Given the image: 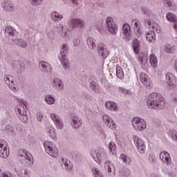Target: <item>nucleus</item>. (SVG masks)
I'll return each mask as SVG.
<instances>
[{"mask_svg": "<svg viewBox=\"0 0 177 177\" xmlns=\"http://www.w3.org/2000/svg\"><path fill=\"white\" fill-rule=\"evenodd\" d=\"M147 105L149 109L153 110H163L165 109L167 103L165 98L161 94L153 93L149 95Z\"/></svg>", "mask_w": 177, "mask_h": 177, "instance_id": "nucleus-1", "label": "nucleus"}, {"mask_svg": "<svg viewBox=\"0 0 177 177\" xmlns=\"http://www.w3.org/2000/svg\"><path fill=\"white\" fill-rule=\"evenodd\" d=\"M18 157H21V158H24L22 162L23 164H25L26 167H29L31 164H34V158L32 155L30 153V152L27 151L26 149H19L17 152Z\"/></svg>", "mask_w": 177, "mask_h": 177, "instance_id": "nucleus-2", "label": "nucleus"}, {"mask_svg": "<svg viewBox=\"0 0 177 177\" xmlns=\"http://www.w3.org/2000/svg\"><path fill=\"white\" fill-rule=\"evenodd\" d=\"M16 113L19 115L22 122H28V115L27 114V105L26 102H21L17 109Z\"/></svg>", "mask_w": 177, "mask_h": 177, "instance_id": "nucleus-3", "label": "nucleus"}, {"mask_svg": "<svg viewBox=\"0 0 177 177\" xmlns=\"http://www.w3.org/2000/svg\"><path fill=\"white\" fill-rule=\"evenodd\" d=\"M44 149L47 153H48L50 157L56 158L59 156V149L55 146V144L50 141H46L44 143Z\"/></svg>", "mask_w": 177, "mask_h": 177, "instance_id": "nucleus-4", "label": "nucleus"}, {"mask_svg": "<svg viewBox=\"0 0 177 177\" xmlns=\"http://www.w3.org/2000/svg\"><path fill=\"white\" fill-rule=\"evenodd\" d=\"M152 30L153 31L150 30L149 32H147L146 35V39L148 41V42H154L156 41V32L154 31H156V32L160 33L161 32V27L160 25H158L156 23H153L151 26Z\"/></svg>", "mask_w": 177, "mask_h": 177, "instance_id": "nucleus-5", "label": "nucleus"}, {"mask_svg": "<svg viewBox=\"0 0 177 177\" xmlns=\"http://www.w3.org/2000/svg\"><path fill=\"white\" fill-rule=\"evenodd\" d=\"M132 126L136 131H145L147 124L145 120L136 117L132 120Z\"/></svg>", "mask_w": 177, "mask_h": 177, "instance_id": "nucleus-6", "label": "nucleus"}, {"mask_svg": "<svg viewBox=\"0 0 177 177\" xmlns=\"http://www.w3.org/2000/svg\"><path fill=\"white\" fill-rule=\"evenodd\" d=\"M10 154L8 142L5 140H0V157L8 158Z\"/></svg>", "mask_w": 177, "mask_h": 177, "instance_id": "nucleus-7", "label": "nucleus"}, {"mask_svg": "<svg viewBox=\"0 0 177 177\" xmlns=\"http://www.w3.org/2000/svg\"><path fill=\"white\" fill-rule=\"evenodd\" d=\"M68 48V46L67 44H63L62 48L61 50V56L59 57V60L62 63V64L65 67V68H67L68 66H70V63L68 62V59H66V56L67 55V49Z\"/></svg>", "mask_w": 177, "mask_h": 177, "instance_id": "nucleus-8", "label": "nucleus"}, {"mask_svg": "<svg viewBox=\"0 0 177 177\" xmlns=\"http://www.w3.org/2000/svg\"><path fill=\"white\" fill-rule=\"evenodd\" d=\"M133 139L139 153L141 154L145 153V151H146V145H145L143 140L137 136H133Z\"/></svg>", "mask_w": 177, "mask_h": 177, "instance_id": "nucleus-9", "label": "nucleus"}, {"mask_svg": "<svg viewBox=\"0 0 177 177\" xmlns=\"http://www.w3.org/2000/svg\"><path fill=\"white\" fill-rule=\"evenodd\" d=\"M177 79L174 74L169 73L166 75V82L169 88H176Z\"/></svg>", "mask_w": 177, "mask_h": 177, "instance_id": "nucleus-10", "label": "nucleus"}, {"mask_svg": "<svg viewBox=\"0 0 177 177\" xmlns=\"http://www.w3.org/2000/svg\"><path fill=\"white\" fill-rule=\"evenodd\" d=\"M106 25L111 34H115L118 31L115 22L113 21V18L108 17L106 19Z\"/></svg>", "mask_w": 177, "mask_h": 177, "instance_id": "nucleus-11", "label": "nucleus"}, {"mask_svg": "<svg viewBox=\"0 0 177 177\" xmlns=\"http://www.w3.org/2000/svg\"><path fill=\"white\" fill-rule=\"evenodd\" d=\"M50 118L53 120L58 129H63L64 124H63V121H62V119H60L59 115H57L56 113H52L50 115Z\"/></svg>", "mask_w": 177, "mask_h": 177, "instance_id": "nucleus-12", "label": "nucleus"}, {"mask_svg": "<svg viewBox=\"0 0 177 177\" xmlns=\"http://www.w3.org/2000/svg\"><path fill=\"white\" fill-rule=\"evenodd\" d=\"M4 80L11 91H13V92H16L17 91L16 84H15V82H13V77L6 75L4 76Z\"/></svg>", "mask_w": 177, "mask_h": 177, "instance_id": "nucleus-13", "label": "nucleus"}, {"mask_svg": "<svg viewBox=\"0 0 177 177\" xmlns=\"http://www.w3.org/2000/svg\"><path fill=\"white\" fill-rule=\"evenodd\" d=\"M132 27L135 31L136 35L138 38L142 37V30L140 29V22L138 19H134L132 21Z\"/></svg>", "mask_w": 177, "mask_h": 177, "instance_id": "nucleus-14", "label": "nucleus"}, {"mask_svg": "<svg viewBox=\"0 0 177 177\" xmlns=\"http://www.w3.org/2000/svg\"><path fill=\"white\" fill-rule=\"evenodd\" d=\"M103 121L105 122V124L110 128L111 129H115L117 128V124H115V122L110 118V116L107 115H104L102 116Z\"/></svg>", "mask_w": 177, "mask_h": 177, "instance_id": "nucleus-15", "label": "nucleus"}, {"mask_svg": "<svg viewBox=\"0 0 177 177\" xmlns=\"http://www.w3.org/2000/svg\"><path fill=\"white\" fill-rule=\"evenodd\" d=\"M1 6L6 12H13L15 10V5L12 3V1L7 0L1 3Z\"/></svg>", "mask_w": 177, "mask_h": 177, "instance_id": "nucleus-16", "label": "nucleus"}, {"mask_svg": "<svg viewBox=\"0 0 177 177\" xmlns=\"http://www.w3.org/2000/svg\"><path fill=\"white\" fill-rule=\"evenodd\" d=\"M123 34L125 35V38L127 41L132 39V35H131V26L128 24H124L122 26Z\"/></svg>", "mask_w": 177, "mask_h": 177, "instance_id": "nucleus-17", "label": "nucleus"}, {"mask_svg": "<svg viewBox=\"0 0 177 177\" xmlns=\"http://www.w3.org/2000/svg\"><path fill=\"white\" fill-rule=\"evenodd\" d=\"M160 158L162 161H165L167 165H169L171 164V155L167 151H162L160 153Z\"/></svg>", "mask_w": 177, "mask_h": 177, "instance_id": "nucleus-18", "label": "nucleus"}, {"mask_svg": "<svg viewBox=\"0 0 177 177\" xmlns=\"http://www.w3.org/2000/svg\"><path fill=\"white\" fill-rule=\"evenodd\" d=\"M140 78L142 84L145 85V86H150V77H149V75L145 73H141L140 74Z\"/></svg>", "mask_w": 177, "mask_h": 177, "instance_id": "nucleus-19", "label": "nucleus"}, {"mask_svg": "<svg viewBox=\"0 0 177 177\" xmlns=\"http://www.w3.org/2000/svg\"><path fill=\"white\" fill-rule=\"evenodd\" d=\"M98 53L100 56H102V57H107L109 55V50H107V48L104 46V44H100L98 46Z\"/></svg>", "mask_w": 177, "mask_h": 177, "instance_id": "nucleus-20", "label": "nucleus"}, {"mask_svg": "<svg viewBox=\"0 0 177 177\" xmlns=\"http://www.w3.org/2000/svg\"><path fill=\"white\" fill-rule=\"evenodd\" d=\"M39 66L42 71H46V73L52 72V68L50 67V65L49 63L45 61H41L39 64Z\"/></svg>", "mask_w": 177, "mask_h": 177, "instance_id": "nucleus-21", "label": "nucleus"}, {"mask_svg": "<svg viewBox=\"0 0 177 177\" xmlns=\"http://www.w3.org/2000/svg\"><path fill=\"white\" fill-rule=\"evenodd\" d=\"M132 47L134 53L139 54V52H140V41L138 39H134L132 41Z\"/></svg>", "mask_w": 177, "mask_h": 177, "instance_id": "nucleus-22", "label": "nucleus"}, {"mask_svg": "<svg viewBox=\"0 0 177 177\" xmlns=\"http://www.w3.org/2000/svg\"><path fill=\"white\" fill-rule=\"evenodd\" d=\"M105 107L108 110H111V111H117L118 110V107L117 106V104L113 102L108 101L105 103Z\"/></svg>", "mask_w": 177, "mask_h": 177, "instance_id": "nucleus-23", "label": "nucleus"}, {"mask_svg": "<svg viewBox=\"0 0 177 177\" xmlns=\"http://www.w3.org/2000/svg\"><path fill=\"white\" fill-rule=\"evenodd\" d=\"M82 124V120L78 117H74L72 120V127L73 128L77 129L80 128Z\"/></svg>", "mask_w": 177, "mask_h": 177, "instance_id": "nucleus-24", "label": "nucleus"}, {"mask_svg": "<svg viewBox=\"0 0 177 177\" xmlns=\"http://www.w3.org/2000/svg\"><path fill=\"white\" fill-rule=\"evenodd\" d=\"M61 164L62 165H64L65 169L68 170L73 168V164H71V162L64 158H62Z\"/></svg>", "mask_w": 177, "mask_h": 177, "instance_id": "nucleus-25", "label": "nucleus"}, {"mask_svg": "<svg viewBox=\"0 0 177 177\" xmlns=\"http://www.w3.org/2000/svg\"><path fill=\"white\" fill-rule=\"evenodd\" d=\"M149 62L153 68L157 67V65L158 64V59H157L156 55L151 54L149 55Z\"/></svg>", "mask_w": 177, "mask_h": 177, "instance_id": "nucleus-26", "label": "nucleus"}, {"mask_svg": "<svg viewBox=\"0 0 177 177\" xmlns=\"http://www.w3.org/2000/svg\"><path fill=\"white\" fill-rule=\"evenodd\" d=\"M47 133L48 136H50L52 139H57V136H56V131L53 127L50 126L46 129Z\"/></svg>", "mask_w": 177, "mask_h": 177, "instance_id": "nucleus-27", "label": "nucleus"}, {"mask_svg": "<svg viewBox=\"0 0 177 177\" xmlns=\"http://www.w3.org/2000/svg\"><path fill=\"white\" fill-rule=\"evenodd\" d=\"M116 75L118 78H120V80H123L124 78V71L122 70V68L120 65H116Z\"/></svg>", "mask_w": 177, "mask_h": 177, "instance_id": "nucleus-28", "label": "nucleus"}, {"mask_svg": "<svg viewBox=\"0 0 177 177\" xmlns=\"http://www.w3.org/2000/svg\"><path fill=\"white\" fill-rule=\"evenodd\" d=\"M71 23L73 28H75V27H78V28H82V27H84V23L80 19H72Z\"/></svg>", "mask_w": 177, "mask_h": 177, "instance_id": "nucleus-29", "label": "nucleus"}, {"mask_svg": "<svg viewBox=\"0 0 177 177\" xmlns=\"http://www.w3.org/2000/svg\"><path fill=\"white\" fill-rule=\"evenodd\" d=\"M86 42L89 49L96 48V43H95V39L93 37H88Z\"/></svg>", "mask_w": 177, "mask_h": 177, "instance_id": "nucleus-30", "label": "nucleus"}, {"mask_svg": "<svg viewBox=\"0 0 177 177\" xmlns=\"http://www.w3.org/2000/svg\"><path fill=\"white\" fill-rule=\"evenodd\" d=\"M165 50L167 53H174V52L176 50V46H171V44H166L165 47Z\"/></svg>", "mask_w": 177, "mask_h": 177, "instance_id": "nucleus-31", "label": "nucleus"}, {"mask_svg": "<svg viewBox=\"0 0 177 177\" xmlns=\"http://www.w3.org/2000/svg\"><path fill=\"white\" fill-rule=\"evenodd\" d=\"M120 158L124 162H125V164H131V162L132 161V160L131 159V158H129V156H127L124 153H122L120 155Z\"/></svg>", "mask_w": 177, "mask_h": 177, "instance_id": "nucleus-32", "label": "nucleus"}, {"mask_svg": "<svg viewBox=\"0 0 177 177\" xmlns=\"http://www.w3.org/2000/svg\"><path fill=\"white\" fill-rule=\"evenodd\" d=\"M92 174L95 177H104V176L102 174V172L99 171V169L95 167L92 169Z\"/></svg>", "mask_w": 177, "mask_h": 177, "instance_id": "nucleus-33", "label": "nucleus"}, {"mask_svg": "<svg viewBox=\"0 0 177 177\" xmlns=\"http://www.w3.org/2000/svg\"><path fill=\"white\" fill-rule=\"evenodd\" d=\"M52 19L53 20H57V21H59V20H62V19H63V15L59 14V12L55 11L53 12L52 14Z\"/></svg>", "mask_w": 177, "mask_h": 177, "instance_id": "nucleus-34", "label": "nucleus"}, {"mask_svg": "<svg viewBox=\"0 0 177 177\" xmlns=\"http://www.w3.org/2000/svg\"><path fill=\"white\" fill-rule=\"evenodd\" d=\"M166 17H167V19L169 21H171V23L176 21V16H175V15H174L171 12L168 13Z\"/></svg>", "mask_w": 177, "mask_h": 177, "instance_id": "nucleus-35", "label": "nucleus"}, {"mask_svg": "<svg viewBox=\"0 0 177 177\" xmlns=\"http://www.w3.org/2000/svg\"><path fill=\"white\" fill-rule=\"evenodd\" d=\"M45 100L48 104H55L56 100L50 95H47L45 97Z\"/></svg>", "mask_w": 177, "mask_h": 177, "instance_id": "nucleus-36", "label": "nucleus"}, {"mask_svg": "<svg viewBox=\"0 0 177 177\" xmlns=\"http://www.w3.org/2000/svg\"><path fill=\"white\" fill-rule=\"evenodd\" d=\"M115 149H117V145H115V143L114 142H111L109 144V149L111 153H113L114 154V151H115Z\"/></svg>", "mask_w": 177, "mask_h": 177, "instance_id": "nucleus-37", "label": "nucleus"}, {"mask_svg": "<svg viewBox=\"0 0 177 177\" xmlns=\"http://www.w3.org/2000/svg\"><path fill=\"white\" fill-rule=\"evenodd\" d=\"M105 169H107L108 172H111V169H114V165L110 161H107L105 163Z\"/></svg>", "mask_w": 177, "mask_h": 177, "instance_id": "nucleus-38", "label": "nucleus"}, {"mask_svg": "<svg viewBox=\"0 0 177 177\" xmlns=\"http://www.w3.org/2000/svg\"><path fill=\"white\" fill-rule=\"evenodd\" d=\"M54 86H57L58 88H62V85H63V82L60 81V80L57 78H55L53 80Z\"/></svg>", "mask_w": 177, "mask_h": 177, "instance_id": "nucleus-39", "label": "nucleus"}, {"mask_svg": "<svg viewBox=\"0 0 177 177\" xmlns=\"http://www.w3.org/2000/svg\"><path fill=\"white\" fill-rule=\"evenodd\" d=\"M96 157H93L95 161H96V162H97V164H101L102 162H103V158L102 157V155H100V153H97L96 154Z\"/></svg>", "mask_w": 177, "mask_h": 177, "instance_id": "nucleus-40", "label": "nucleus"}, {"mask_svg": "<svg viewBox=\"0 0 177 177\" xmlns=\"http://www.w3.org/2000/svg\"><path fill=\"white\" fill-rule=\"evenodd\" d=\"M169 133L175 142H177V131L176 130H170Z\"/></svg>", "mask_w": 177, "mask_h": 177, "instance_id": "nucleus-41", "label": "nucleus"}, {"mask_svg": "<svg viewBox=\"0 0 177 177\" xmlns=\"http://www.w3.org/2000/svg\"><path fill=\"white\" fill-rule=\"evenodd\" d=\"M6 32L9 35H15V30L12 28V26H8L6 28Z\"/></svg>", "mask_w": 177, "mask_h": 177, "instance_id": "nucleus-42", "label": "nucleus"}, {"mask_svg": "<svg viewBox=\"0 0 177 177\" xmlns=\"http://www.w3.org/2000/svg\"><path fill=\"white\" fill-rule=\"evenodd\" d=\"M138 62L142 66H146L147 64V58L146 57H141L139 58Z\"/></svg>", "mask_w": 177, "mask_h": 177, "instance_id": "nucleus-43", "label": "nucleus"}, {"mask_svg": "<svg viewBox=\"0 0 177 177\" xmlns=\"http://www.w3.org/2000/svg\"><path fill=\"white\" fill-rule=\"evenodd\" d=\"M17 44L19 46H21V48H26V46H27V42L23 41L22 39H18L17 41Z\"/></svg>", "mask_w": 177, "mask_h": 177, "instance_id": "nucleus-44", "label": "nucleus"}, {"mask_svg": "<svg viewBox=\"0 0 177 177\" xmlns=\"http://www.w3.org/2000/svg\"><path fill=\"white\" fill-rule=\"evenodd\" d=\"M31 5L34 6H38V5L41 4L42 0H29Z\"/></svg>", "mask_w": 177, "mask_h": 177, "instance_id": "nucleus-45", "label": "nucleus"}, {"mask_svg": "<svg viewBox=\"0 0 177 177\" xmlns=\"http://www.w3.org/2000/svg\"><path fill=\"white\" fill-rule=\"evenodd\" d=\"M44 119V114L41 112L37 113V120L39 122H41Z\"/></svg>", "mask_w": 177, "mask_h": 177, "instance_id": "nucleus-46", "label": "nucleus"}, {"mask_svg": "<svg viewBox=\"0 0 177 177\" xmlns=\"http://www.w3.org/2000/svg\"><path fill=\"white\" fill-rule=\"evenodd\" d=\"M119 92H120V93H122L123 95H127L128 93V91L122 87H120L119 88Z\"/></svg>", "mask_w": 177, "mask_h": 177, "instance_id": "nucleus-47", "label": "nucleus"}, {"mask_svg": "<svg viewBox=\"0 0 177 177\" xmlns=\"http://www.w3.org/2000/svg\"><path fill=\"white\" fill-rule=\"evenodd\" d=\"M2 177H12V173L9 171H6L4 173H2L1 174Z\"/></svg>", "mask_w": 177, "mask_h": 177, "instance_id": "nucleus-48", "label": "nucleus"}, {"mask_svg": "<svg viewBox=\"0 0 177 177\" xmlns=\"http://www.w3.org/2000/svg\"><path fill=\"white\" fill-rule=\"evenodd\" d=\"M73 44L75 45V46H78V45H80V44H81V39H76L73 41Z\"/></svg>", "mask_w": 177, "mask_h": 177, "instance_id": "nucleus-49", "label": "nucleus"}, {"mask_svg": "<svg viewBox=\"0 0 177 177\" xmlns=\"http://www.w3.org/2000/svg\"><path fill=\"white\" fill-rule=\"evenodd\" d=\"M142 12L144 13V15H149L150 11L147 10V8H146V7H143L142 8Z\"/></svg>", "mask_w": 177, "mask_h": 177, "instance_id": "nucleus-50", "label": "nucleus"}, {"mask_svg": "<svg viewBox=\"0 0 177 177\" xmlns=\"http://www.w3.org/2000/svg\"><path fill=\"white\" fill-rule=\"evenodd\" d=\"M165 3H167V6H171V0H165Z\"/></svg>", "mask_w": 177, "mask_h": 177, "instance_id": "nucleus-51", "label": "nucleus"}, {"mask_svg": "<svg viewBox=\"0 0 177 177\" xmlns=\"http://www.w3.org/2000/svg\"><path fill=\"white\" fill-rule=\"evenodd\" d=\"M173 103L175 106H177V97L173 99Z\"/></svg>", "mask_w": 177, "mask_h": 177, "instance_id": "nucleus-52", "label": "nucleus"}, {"mask_svg": "<svg viewBox=\"0 0 177 177\" xmlns=\"http://www.w3.org/2000/svg\"><path fill=\"white\" fill-rule=\"evenodd\" d=\"M75 5H78V0H72Z\"/></svg>", "mask_w": 177, "mask_h": 177, "instance_id": "nucleus-53", "label": "nucleus"}, {"mask_svg": "<svg viewBox=\"0 0 177 177\" xmlns=\"http://www.w3.org/2000/svg\"><path fill=\"white\" fill-rule=\"evenodd\" d=\"M25 175H28V172L27 171H25V173H24Z\"/></svg>", "mask_w": 177, "mask_h": 177, "instance_id": "nucleus-54", "label": "nucleus"}, {"mask_svg": "<svg viewBox=\"0 0 177 177\" xmlns=\"http://www.w3.org/2000/svg\"><path fill=\"white\" fill-rule=\"evenodd\" d=\"M19 128H21V125L19 124Z\"/></svg>", "mask_w": 177, "mask_h": 177, "instance_id": "nucleus-55", "label": "nucleus"}, {"mask_svg": "<svg viewBox=\"0 0 177 177\" xmlns=\"http://www.w3.org/2000/svg\"><path fill=\"white\" fill-rule=\"evenodd\" d=\"M0 172H1V169H0Z\"/></svg>", "mask_w": 177, "mask_h": 177, "instance_id": "nucleus-56", "label": "nucleus"}]
</instances>
